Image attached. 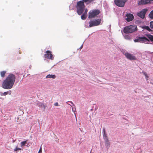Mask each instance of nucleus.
Instances as JSON below:
<instances>
[{
	"mask_svg": "<svg viewBox=\"0 0 153 153\" xmlns=\"http://www.w3.org/2000/svg\"><path fill=\"white\" fill-rule=\"evenodd\" d=\"M83 45H82L79 48L80 49H81L82 48V47H83Z\"/></svg>",
	"mask_w": 153,
	"mask_h": 153,
	"instance_id": "35",
	"label": "nucleus"
},
{
	"mask_svg": "<svg viewBox=\"0 0 153 153\" xmlns=\"http://www.w3.org/2000/svg\"><path fill=\"white\" fill-rule=\"evenodd\" d=\"M137 30L136 26L130 25L125 27L123 29V32L125 33H133Z\"/></svg>",
	"mask_w": 153,
	"mask_h": 153,
	"instance_id": "3",
	"label": "nucleus"
},
{
	"mask_svg": "<svg viewBox=\"0 0 153 153\" xmlns=\"http://www.w3.org/2000/svg\"><path fill=\"white\" fill-rule=\"evenodd\" d=\"M68 102H67L66 103H67V104H68V105H69V104L68 103Z\"/></svg>",
	"mask_w": 153,
	"mask_h": 153,
	"instance_id": "38",
	"label": "nucleus"
},
{
	"mask_svg": "<svg viewBox=\"0 0 153 153\" xmlns=\"http://www.w3.org/2000/svg\"><path fill=\"white\" fill-rule=\"evenodd\" d=\"M143 28L147 30L150 31H151V29L148 26H144L143 27Z\"/></svg>",
	"mask_w": 153,
	"mask_h": 153,
	"instance_id": "21",
	"label": "nucleus"
},
{
	"mask_svg": "<svg viewBox=\"0 0 153 153\" xmlns=\"http://www.w3.org/2000/svg\"><path fill=\"white\" fill-rule=\"evenodd\" d=\"M126 20L128 22L132 21L134 19V16L133 14L131 13H127L126 15Z\"/></svg>",
	"mask_w": 153,
	"mask_h": 153,
	"instance_id": "11",
	"label": "nucleus"
},
{
	"mask_svg": "<svg viewBox=\"0 0 153 153\" xmlns=\"http://www.w3.org/2000/svg\"><path fill=\"white\" fill-rule=\"evenodd\" d=\"M46 78L55 79L56 77V76L55 75L48 74L46 76Z\"/></svg>",
	"mask_w": 153,
	"mask_h": 153,
	"instance_id": "15",
	"label": "nucleus"
},
{
	"mask_svg": "<svg viewBox=\"0 0 153 153\" xmlns=\"http://www.w3.org/2000/svg\"><path fill=\"white\" fill-rule=\"evenodd\" d=\"M138 4L139 5H143L146 4L145 0H141L139 1Z\"/></svg>",
	"mask_w": 153,
	"mask_h": 153,
	"instance_id": "17",
	"label": "nucleus"
},
{
	"mask_svg": "<svg viewBox=\"0 0 153 153\" xmlns=\"http://www.w3.org/2000/svg\"><path fill=\"white\" fill-rule=\"evenodd\" d=\"M84 3L82 1H79L77 2V12L79 15H80L82 13L85 7Z\"/></svg>",
	"mask_w": 153,
	"mask_h": 153,
	"instance_id": "2",
	"label": "nucleus"
},
{
	"mask_svg": "<svg viewBox=\"0 0 153 153\" xmlns=\"http://www.w3.org/2000/svg\"><path fill=\"white\" fill-rule=\"evenodd\" d=\"M104 131L105 132V129H104V128L103 129V133H104Z\"/></svg>",
	"mask_w": 153,
	"mask_h": 153,
	"instance_id": "37",
	"label": "nucleus"
},
{
	"mask_svg": "<svg viewBox=\"0 0 153 153\" xmlns=\"http://www.w3.org/2000/svg\"><path fill=\"white\" fill-rule=\"evenodd\" d=\"M100 12L99 10H93L90 11L89 13L88 18L89 19H92L95 17L97 15H99Z\"/></svg>",
	"mask_w": 153,
	"mask_h": 153,
	"instance_id": "4",
	"label": "nucleus"
},
{
	"mask_svg": "<svg viewBox=\"0 0 153 153\" xmlns=\"http://www.w3.org/2000/svg\"><path fill=\"white\" fill-rule=\"evenodd\" d=\"M150 26L151 28H153V21L150 22Z\"/></svg>",
	"mask_w": 153,
	"mask_h": 153,
	"instance_id": "29",
	"label": "nucleus"
},
{
	"mask_svg": "<svg viewBox=\"0 0 153 153\" xmlns=\"http://www.w3.org/2000/svg\"><path fill=\"white\" fill-rule=\"evenodd\" d=\"M124 37L126 39H129L131 38L130 36L129 35H126Z\"/></svg>",
	"mask_w": 153,
	"mask_h": 153,
	"instance_id": "24",
	"label": "nucleus"
},
{
	"mask_svg": "<svg viewBox=\"0 0 153 153\" xmlns=\"http://www.w3.org/2000/svg\"><path fill=\"white\" fill-rule=\"evenodd\" d=\"M37 105L39 108H43L44 109H45L46 107V105H45L42 102H38L37 103Z\"/></svg>",
	"mask_w": 153,
	"mask_h": 153,
	"instance_id": "12",
	"label": "nucleus"
},
{
	"mask_svg": "<svg viewBox=\"0 0 153 153\" xmlns=\"http://www.w3.org/2000/svg\"><path fill=\"white\" fill-rule=\"evenodd\" d=\"M149 16L150 18L153 19V10L150 12L149 14Z\"/></svg>",
	"mask_w": 153,
	"mask_h": 153,
	"instance_id": "20",
	"label": "nucleus"
},
{
	"mask_svg": "<svg viewBox=\"0 0 153 153\" xmlns=\"http://www.w3.org/2000/svg\"><path fill=\"white\" fill-rule=\"evenodd\" d=\"M21 120H22V117L21 116L18 117L17 118V122H19V123H22V122L21 121Z\"/></svg>",
	"mask_w": 153,
	"mask_h": 153,
	"instance_id": "23",
	"label": "nucleus"
},
{
	"mask_svg": "<svg viewBox=\"0 0 153 153\" xmlns=\"http://www.w3.org/2000/svg\"><path fill=\"white\" fill-rule=\"evenodd\" d=\"M144 75H145V76H146V80H148V76L147 75V74H146L145 73H144Z\"/></svg>",
	"mask_w": 153,
	"mask_h": 153,
	"instance_id": "32",
	"label": "nucleus"
},
{
	"mask_svg": "<svg viewBox=\"0 0 153 153\" xmlns=\"http://www.w3.org/2000/svg\"><path fill=\"white\" fill-rule=\"evenodd\" d=\"M16 78L15 75L10 73L3 81L2 85V87L4 89H11L14 84Z\"/></svg>",
	"mask_w": 153,
	"mask_h": 153,
	"instance_id": "1",
	"label": "nucleus"
},
{
	"mask_svg": "<svg viewBox=\"0 0 153 153\" xmlns=\"http://www.w3.org/2000/svg\"><path fill=\"white\" fill-rule=\"evenodd\" d=\"M153 0H145L146 4L151 3Z\"/></svg>",
	"mask_w": 153,
	"mask_h": 153,
	"instance_id": "28",
	"label": "nucleus"
},
{
	"mask_svg": "<svg viewBox=\"0 0 153 153\" xmlns=\"http://www.w3.org/2000/svg\"><path fill=\"white\" fill-rule=\"evenodd\" d=\"M69 102H71V103H72V104H73V105L74 106V104H73V102H71V101H69Z\"/></svg>",
	"mask_w": 153,
	"mask_h": 153,
	"instance_id": "36",
	"label": "nucleus"
},
{
	"mask_svg": "<svg viewBox=\"0 0 153 153\" xmlns=\"http://www.w3.org/2000/svg\"><path fill=\"white\" fill-rule=\"evenodd\" d=\"M88 10L87 9H86L85 10L84 12L83 13V14H85V15H87V13L88 12Z\"/></svg>",
	"mask_w": 153,
	"mask_h": 153,
	"instance_id": "30",
	"label": "nucleus"
},
{
	"mask_svg": "<svg viewBox=\"0 0 153 153\" xmlns=\"http://www.w3.org/2000/svg\"><path fill=\"white\" fill-rule=\"evenodd\" d=\"M42 152V148L41 146L38 153H41Z\"/></svg>",
	"mask_w": 153,
	"mask_h": 153,
	"instance_id": "31",
	"label": "nucleus"
},
{
	"mask_svg": "<svg viewBox=\"0 0 153 153\" xmlns=\"http://www.w3.org/2000/svg\"><path fill=\"white\" fill-rule=\"evenodd\" d=\"M101 19H98L95 20L91 21L89 22V27H92L94 26H96L100 25L101 23Z\"/></svg>",
	"mask_w": 153,
	"mask_h": 153,
	"instance_id": "7",
	"label": "nucleus"
},
{
	"mask_svg": "<svg viewBox=\"0 0 153 153\" xmlns=\"http://www.w3.org/2000/svg\"><path fill=\"white\" fill-rule=\"evenodd\" d=\"M27 140H25V141H24L22 142H21L20 143V144H21V146H25V144L27 143Z\"/></svg>",
	"mask_w": 153,
	"mask_h": 153,
	"instance_id": "19",
	"label": "nucleus"
},
{
	"mask_svg": "<svg viewBox=\"0 0 153 153\" xmlns=\"http://www.w3.org/2000/svg\"><path fill=\"white\" fill-rule=\"evenodd\" d=\"M54 105L55 106H59L58 103L57 102H56L55 103H54Z\"/></svg>",
	"mask_w": 153,
	"mask_h": 153,
	"instance_id": "33",
	"label": "nucleus"
},
{
	"mask_svg": "<svg viewBox=\"0 0 153 153\" xmlns=\"http://www.w3.org/2000/svg\"><path fill=\"white\" fill-rule=\"evenodd\" d=\"M72 110L74 112L76 110V108H72Z\"/></svg>",
	"mask_w": 153,
	"mask_h": 153,
	"instance_id": "34",
	"label": "nucleus"
},
{
	"mask_svg": "<svg viewBox=\"0 0 153 153\" xmlns=\"http://www.w3.org/2000/svg\"><path fill=\"white\" fill-rule=\"evenodd\" d=\"M103 137L104 139L105 140H106V139H108V137L107 135V134L105 133V132H104V133L103 134Z\"/></svg>",
	"mask_w": 153,
	"mask_h": 153,
	"instance_id": "25",
	"label": "nucleus"
},
{
	"mask_svg": "<svg viewBox=\"0 0 153 153\" xmlns=\"http://www.w3.org/2000/svg\"><path fill=\"white\" fill-rule=\"evenodd\" d=\"M128 0H114V3L115 4L120 7H124L126 2Z\"/></svg>",
	"mask_w": 153,
	"mask_h": 153,
	"instance_id": "6",
	"label": "nucleus"
},
{
	"mask_svg": "<svg viewBox=\"0 0 153 153\" xmlns=\"http://www.w3.org/2000/svg\"><path fill=\"white\" fill-rule=\"evenodd\" d=\"M105 141V145L106 147L108 149L110 146V143L109 142L108 139H106Z\"/></svg>",
	"mask_w": 153,
	"mask_h": 153,
	"instance_id": "14",
	"label": "nucleus"
},
{
	"mask_svg": "<svg viewBox=\"0 0 153 153\" xmlns=\"http://www.w3.org/2000/svg\"><path fill=\"white\" fill-rule=\"evenodd\" d=\"M135 42H142L146 44H149V39L144 36L139 37L137 39L134 40Z\"/></svg>",
	"mask_w": 153,
	"mask_h": 153,
	"instance_id": "5",
	"label": "nucleus"
},
{
	"mask_svg": "<svg viewBox=\"0 0 153 153\" xmlns=\"http://www.w3.org/2000/svg\"><path fill=\"white\" fill-rule=\"evenodd\" d=\"M87 17V15L85 14H83L81 16V18L82 20H85Z\"/></svg>",
	"mask_w": 153,
	"mask_h": 153,
	"instance_id": "22",
	"label": "nucleus"
},
{
	"mask_svg": "<svg viewBox=\"0 0 153 153\" xmlns=\"http://www.w3.org/2000/svg\"><path fill=\"white\" fill-rule=\"evenodd\" d=\"M21 148H18V146H17L16 148L14 149V151L15 152H18L19 150H21Z\"/></svg>",
	"mask_w": 153,
	"mask_h": 153,
	"instance_id": "26",
	"label": "nucleus"
},
{
	"mask_svg": "<svg viewBox=\"0 0 153 153\" xmlns=\"http://www.w3.org/2000/svg\"><path fill=\"white\" fill-rule=\"evenodd\" d=\"M146 36L151 41H153V36L149 34H146Z\"/></svg>",
	"mask_w": 153,
	"mask_h": 153,
	"instance_id": "13",
	"label": "nucleus"
},
{
	"mask_svg": "<svg viewBox=\"0 0 153 153\" xmlns=\"http://www.w3.org/2000/svg\"><path fill=\"white\" fill-rule=\"evenodd\" d=\"M6 73V71H2L0 72V75L2 77H4L5 76V74Z\"/></svg>",
	"mask_w": 153,
	"mask_h": 153,
	"instance_id": "18",
	"label": "nucleus"
},
{
	"mask_svg": "<svg viewBox=\"0 0 153 153\" xmlns=\"http://www.w3.org/2000/svg\"><path fill=\"white\" fill-rule=\"evenodd\" d=\"M125 55L126 58L130 60H136L137 58L136 57L133 56L132 54L126 52L125 53Z\"/></svg>",
	"mask_w": 153,
	"mask_h": 153,
	"instance_id": "10",
	"label": "nucleus"
},
{
	"mask_svg": "<svg viewBox=\"0 0 153 153\" xmlns=\"http://www.w3.org/2000/svg\"><path fill=\"white\" fill-rule=\"evenodd\" d=\"M11 91H8L7 92H4V93H2L1 95V96L4 95L6 96L7 94L11 95Z\"/></svg>",
	"mask_w": 153,
	"mask_h": 153,
	"instance_id": "16",
	"label": "nucleus"
},
{
	"mask_svg": "<svg viewBox=\"0 0 153 153\" xmlns=\"http://www.w3.org/2000/svg\"><path fill=\"white\" fill-rule=\"evenodd\" d=\"M94 1V0H82V1L83 2H86L88 1L89 2H91Z\"/></svg>",
	"mask_w": 153,
	"mask_h": 153,
	"instance_id": "27",
	"label": "nucleus"
},
{
	"mask_svg": "<svg viewBox=\"0 0 153 153\" xmlns=\"http://www.w3.org/2000/svg\"><path fill=\"white\" fill-rule=\"evenodd\" d=\"M44 56L45 58L53 60L54 58L53 55L52 54L51 51L48 50L47 51L45 52Z\"/></svg>",
	"mask_w": 153,
	"mask_h": 153,
	"instance_id": "8",
	"label": "nucleus"
},
{
	"mask_svg": "<svg viewBox=\"0 0 153 153\" xmlns=\"http://www.w3.org/2000/svg\"><path fill=\"white\" fill-rule=\"evenodd\" d=\"M148 11L147 8H145L142 10L141 11L137 13V15L140 18L143 19L144 18L145 14Z\"/></svg>",
	"mask_w": 153,
	"mask_h": 153,
	"instance_id": "9",
	"label": "nucleus"
}]
</instances>
